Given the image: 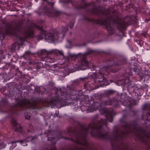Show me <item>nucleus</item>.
<instances>
[{
  "mask_svg": "<svg viewBox=\"0 0 150 150\" xmlns=\"http://www.w3.org/2000/svg\"><path fill=\"white\" fill-rule=\"evenodd\" d=\"M88 97V96L84 95L81 91L77 93L70 88H59L56 89L55 96H51L50 99L47 102L52 106H56L58 104L64 106L67 105V100L77 101L79 99H86Z\"/></svg>",
  "mask_w": 150,
  "mask_h": 150,
  "instance_id": "nucleus-1",
  "label": "nucleus"
},
{
  "mask_svg": "<svg viewBox=\"0 0 150 150\" xmlns=\"http://www.w3.org/2000/svg\"><path fill=\"white\" fill-rule=\"evenodd\" d=\"M107 125L106 120L102 119L99 120L93 121L89 123L88 125L92 129L90 132L91 136L102 140H110L111 137L109 135V132L107 131L104 133L102 130L103 126L104 125L107 126Z\"/></svg>",
  "mask_w": 150,
  "mask_h": 150,
  "instance_id": "nucleus-2",
  "label": "nucleus"
},
{
  "mask_svg": "<svg viewBox=\"0 0 150 150\" xmlns=\"http://www.w3.org/2000/svg\"><path fill=\"white\" fill-rule=\"evenodd\" d=\"M68 135L71 137L69 138L67 137H63L61 135L60 138L64 139L67 140H71L76 144L88 147L89 144L87 141L86 137L82 134V133H79L77 132L76 130H73L71 129H68L67 130Z\"/></svg>",
  "mask_w": 150,
  "mask_h": 150,
  "instance_id": "nucleus-3",
  "label": "nucleus"
},
{
  "mask_svg": "<svg viewBox=\"0 0 150 150\" xmlns=\"http://www.w3.org/2000/svg\"><path fill=\"white\" fill-rule=\"evenodd\" d=\"M132 129L134 130L135 135L140 142L147 145L150 144V133L142 128H138L137 125L132 127Z\"/></svg>",
  "mask_w": 150,
  "mask_h": 150,
  "instance_id": "nucleus-4",
  "label": "nucleus"
},
{
  "mask_svg": "<svg viewBox=\"0 0 150 150\" xmlns=\"http://www.w3.org/2000/svg\"><path fill=\"white\" fill-rule=\"evenodd\" d=\"M115 98H113V100L108 99L106 100H103L99 104V106H98V109H101L104 108V107L106 105H112L113 104V106L114 108H116L119 105V102L123 101L124 103H125L126 101L125 100H122L121 99L117 100ZM127 105L129 107H132V105L130 100H128L127 102H126Z\"/></svg>",
  "mask_w": 150,
  "mask_h": 150,
  "instance_id": "nucleus-5",
  "label": "nucleus"
},
{
  "mask_svg": "<svg viewBox=\"0 0 150 150\" xmlns=\"http://www.w3.org/2000/svg\"><path fill=\"white\" fill-rule=\"evenodd\" d=\"M109 19V17H107L105 18V19H103L101 21L100 19L96 20L93 19L92 23H95L97 24H100L102 25H104L105 28L108 31L109 34L112 35L115 33V30L114 27L112 26L110 22L108 21Z\"/></svg>",
  "mask_w": 150,
  "mask_h": 150,
  "instance_id": "nucleus-6",
  "label": "nucleus"
},
{
  "mask_svg": "<svg viewBox=\"0 0 150 150\" xmlns=\"http://www.w3.org/2000/svg\"><path fill=\"white\" fill-rule=\"evenodd\" d=\"M37 28L40 32L38 35L35 36L34 37L36 38L38 41L42 40L43 39V36L45 40H50L52 42L54 41V35L53 33H49L44 30L42 27L37 26Z\"/></svg>",
  "mask_w": 150,
  "mask_h": 150,
  "instance_id": "nucleus-7",
  "label": "nucleus"
},
{
  "mask_svg": "<svg viewBox=\"0 0 150 150\" xmlns=\"http://www.w3.org/2000/svg\"><path fill=\"white\" fill-rule=\"evenodd\" d=\"M34 12L37 13L39 15L45 14L47 15L49 17H53L54 15L57 16H59L61 13V11L57 10L52 11L50 9L48 8L46 6L42 8L40 7L38 10L35 11Z\"/></svg>",
  "mask_w": 150,
  "mask_h": 150,
  "instance_id": "nucleus-8",
  "label": "nucleus"
},
{
  "mask_svg": "<svg viewBox=\"0 0 150 150\" xmlns=\"http://www.w3.org/2000/svg\"><path fill=\"white\" fill-rule=\"evenodd\" d=\"M96 52V50L88 49L84 54H82V56L83 57V58L81 59L80 64L78 66V68L81 70H83L90 68L89 66V63L88 61L86 60L84 57L86 55H89L92 53Z\"/></svg>",
  "mask_w": 150,
  "mask_h": 150,
  "instance_id": "nucleus-9",
  "label": "nucleus"
},
{
  "mask_svg": "<svg viewBox=\"0 0 150 150\" xmlns=\"http://www.w3.org/2000/svg\"><path fill=\"white\" fill-rule=\"evenodd\" d=\"M108 21H112L114 23L116 24L117 29L120 31L122 32V31L125 30L126 28L127 23L125 21L121 22L117 18L113 19L112 16H111L110 17H109V19L108 20Z\"/></svg>",
  "mask_w": 150,
  "mask_h": 150,
  "instance_id": "nucleus-10",
  "label": "nucleus"
},
{
  "mask_svg": "<svg viewBox=\"0 0 150 150\" xmlns=\"http://www.w3.org/2000/svg\"><path fill=\"white\" fill-rule=\"evenodd\" d=\"M81 1L79 4H74L72 0H64L63 3L66 4H68L71 3L73 6L77 9H85L90 5V4L86 3V0H81Z\"/></svg>",
  "mask_w": 150,
  "mask_h": 150,
  "instance_id": "nucleus-11",
  "label": "nucleus"
},
{
  "mask_svg": "<svg viewBox=\"0 0 150 150\" xmlns=\"http://www.w3.org/2000/svg\"><path fill=\"white\" fill-rule=\"evenodd\" d=\"M131 133L130 131H122L120 134H115L114 135L113 139L115 141L119 142L122 141L127 137L129 134Z\"/></svg>",
  "mask_w": 150,
  "mask_h": 150,
  "instance_id": "nucleus-12",
  "label": "nucleus"
},
{
  "mask_svg": "<svg viewBox=\"0 0 150 150\" xmlns=\"http://www.w3.org/2000/svg\"><path fill=\"white\" fill-rule=\"evenodd\" d=\"M143 110H146L149 111L145 115H142V118L144 121H150V103L145 104L142 106Z\"/></svg>",
  "mask_w": 150,
  "mask_h": 150,
  "instance_id": "nucleus-13",
  "label": "nucleus"
},
{
  "mask_svg": "<svg viewBox=\"0 0 150 150\" xmlns=\"http://www.w3.org/2000/svg\"><path fill=\"white\" fill-rule=\"evenodd\" d=\"M106 63L107 64V66H106L107 68H108L112 67V68L110 70L111 72L112 73H115L119 70L118 68H116V65L115 64L114 60L113 59L107 60L106 61Z\"/></svg>",
  "mask_w": 150,
  "mask_h": 150,
  "instance_id": "nucleus-14",
  "label": "nucleus"
},
{
  "mask_svg": "<svg viewBox=\"0 0 150 150\" xmlns=\"http://www.w3.org/2000/svg\"><path fill=\"white\" fill-rule=\"evenodd\" d=\"M16 103L14 105L15 107L23 106L29 104L30 102L29 100L27 99H20L17 98H15Z\"/></svg>",
  "mask_w": 150,
  "mask_h": 150,
  "instance_id": "nucleus-15",
  "label": "nucleus"
},
{
  "mask_svg": "<svg viewBox=\"0 0 150 150\" xmlns=\"http://www.w3.org/2000/svg\"><path fill=\"white\" fill-rule=\"evenodd\" d=\"M11 123L12 126L15 127L14 131L15 132L22 133L23 132V129L22 127L19 125L18 127H17L18 123L14 119H11Z\"/></svg>",
  "mask_w": 150,
  "mask_h": 150,
  "instance_id": "nucleus-16",
  "label": "nucleus"
},
{
  "mask_svg": "<svg viewBox=\"0 0 150 150\" xmlns=\"http://www.w3.org/2000/svg\"><path fill=\"white\" fill-rule=\"evenodd\" d=\"M101 9L99 6H95L91 9L88 10V11L92 14L97 15L100 12V10Z\"/></svg>",
  "mask_w": 150,
  "mask_h": 150,
  "instance_id": "nucleus-17",
  "label": "nucleus"
},
{
  "mask_svg": "<svg viewBox=\"0 0 150 150\" xmlns=\"http://www.w3.org/2000/svg\"><path fill=\"white\" fill-rule=\"evenodd\" d=\"M127 62V59L125 58L119 59L115 63V64L118 66H121L125 64Z\"/></svg>",
  "mask_w": 150,
  "mask_h": 150,
  "instance_id": "nucleus-18",
  "label": "nucleus"
},
{
  "mask_svg": "<svg viewBox=\"0 0 150 150\" xmlns=\"http://www.w3.org/2000/svg\"><path fill=\"white\" fill-rule=\"evenodd\" d=\"M53 52L52 50L48 51L46 49L41 50L40 52V54L42 56V58L46 57L48 55L51 54Z\"/></svg>",
  "mask_w": 150,
  "mask_h": 150,
  "instance_id": "nucleus-19",
  "label": "nucleus"
},
{
  "mask_svg": "<svg viewBox=\"0 0 150 150\" xmlns=\"http://www.w3.org/2000/svg\"><path fill=\"white\" fill-rule=\"evenodd\" d=\"M105 120L110 122H112L113 120L112 112L108 111L105 115Z\"/></svg>",
  "mask_w": 150,
  "mask_h": 150,
  "instance_id": "nucleus-20",
  "label": "nucleus"
},
{
  "mask_svg": "<svg viewBox=\"0 0 150 150\" xmlns=\"http://www.w3.org/2000/svg\"><path fill=\"white\" fill-rule=\"evenodd\" d=\"M30 108L32 110L38 109L40 108L36 100H34L30 104Z\"/></svg>",
  "mask_w": 150,
  "mask_h": 150,
  "instance_id": "nucleus-21",
  "label": "nucleus"
},
{
  "mask_svg": "<svg viewBox=\"0 0 150 150\" xmlns=\"http://www.w3.org/2000/svg\"><path fill=\"white\" fill-rule=\"evenodd\" d=\"M98 76H96V79L95 80V81H97V82L98 83H100L101 82L103 81L104 78V76L103 74L102 73H100Z\"/></svg>",
  "mask_w": 150,
  "mask_h": 150,
  "instance_id": "nucleus-22",
  "label": "nucleus"
},
{
  "mask_svg": "<svg viewBox=\"0 0 150 150\" xmlns=\"http://www.w3.org/2000/svg\"><path fill=\"white\" fill-rule=\"evenodd\" d=\"M100 12L102 15L108 16L110 15L111 11L109 8H107L105 10L101 9L100 10Z\"/></svg>",
  "mask_w": 150,
  "mask_h": 150,
  "instance_id": "nucleus-23",
  "label": "nucleus"
},
{
  "mask_svg": "<svg viewBox=\"0 0 150 150\" xmlns=\"http://www.w3.org/2000/svg\"><path fill=\"white\" fill-rule=\"evenodd\" d=\"M8 113L10 117L12 118L14 117L16 114L17 112L15 109L11 108L9 110Z\"/></svg>",
  "mask_w": 150,
  "mask_h": 150,
  "instance_id": "nucleus-24",
  "label": "nucleus"
},
{
  "mask_svg": "<svg viewBox=\"0 0 150 150\" xmlns=\"http://www.w3.org/2000/svg\"><path fill=\"white\" fill-rule=\"evenodd\" d=\"M46 87L50 90L53 89L55 87L54 83L52 81H50L48 82L46 85Z\"/></svg>",
  "mask_w": 150,
  "mask_h": 150,
  "instance_id": "nucleus-25",
  "label": "nucleus"
},
{
  "mask_svg": "<svg viewBox=\"0 0 150 150\" xmlns=\"http://www.w3.org/2000/svg\"><path fill=\"white\" fill-rule=\"evenodd\" d=\"M26 37L27 38H33L34 32L30 30L27 31L26 33Z\"/></svg>",
  "mask_w": 150,
  "mask_h": 150,
  "instance_id": "nucleus-26",
  "label": "nucleus"
},
{
  "mask_svg": "<svg viewBox=\"0 0 150 150\" xmlns=\"http://www.w3.org/2000/svg\"><path fill=\"white\" fill-rule=\"evenodd\" d=\"M121 123H123L124 124L121 125V126L122 127H128L129 128H130V125L129 123H127L126 122L124 121H122L121 122Z\"/></svg>",
  "mask_w": 150,
  "mask_h": 150,
  "instance_id": "nucleus-27",
  "label": "nucleus"
},
{
  "mask_svg": "<svg viewBox=\"0 0 150 150\" xmlns=\"http://www.w3.org/2000/svg\"><path fill=\"white\" fill-rule=\"evenodd\" d=\"M16 75L19 78H21V76H23V74L22 72L19 70V68H17L16 69Z\"/></svg>",
  "mask_w": 150,
  "mask_h": 150,
  "instance_id": "nucleus-28",
  "label": "nucleus"
},
{
  "mask_svg": "<svg viewBox=\"0 0 150 150\" xmlns=\"http://www.w3.org/2000/svg\"><path fill=\"white\" fill-rule=\"evenodd\" d=\"M89 131V129L88 128H86L84 129V131L79 132L76 131L77 132H79V133H82L83 134L85 135L86 137V135L88 134ZM87 140V139H86ZM87 141V140H86Z\"/></svg>",
  "mask_w": 150,
  "mask_h": 150,
  "instance_id": "nucleus-29",
  "label": "nucleus"
},
{
  "mask_svg": "<svg viewBox=\"0 0 150 150\" xmlns=\"http://www.w3.org/2000/svg\"><path fill=\"white\" fill-rule=\"evenodd\" d=\"M114 91L111 90H107L104 92V94L106 96H109L113 94Z\"/></svg>",
  "mask_w": 150,
  "mask_h": 150,
  "instance_id": "nucleus-30",
  "label": "nucleus"
},
{
  "mask_svg": "<svg viewBox=\"0 0 150 150\" xmlns=\"http://www.w3.org/2000/svg\"><path fill=\"white\" fill-rule=\"evenodd\" d=\"M6 33L8 34V33H10L11 34L14 35L15 36H17V33L15 32H11V30L8 29H6Z\"/></svg>",
  "mask_w": 150,
  "mask_h": 150,
  "instance_id": "nucleus-31",
  "label": "nucleus"
},
{
  "mask_svg": "<svg viewBox=\"0 0 150 150\" xmlns=\"http://www.w3.org/2000/svg\"><path fill=\"white\" fill-rule=\"evenodd\" d=\"M44 66L43 64L40 62L38 63L36 66V69L37 70H39L41 68H43Z\"/></svg>",
  "mask_w": 150,
  "mask_h": 150,
  "instance_id": "nucleus-32",
  "label": "nucleus"
},
{
  "mask_svg": "<svg viewBox=\"0 0 150 150\" xmlns=\"http://www.w3.org/2000/svg\"><path fill=\"white\" fill-rule=\"evenodd\" d=\"M1 102L4 105L6 106L8 103V100L6 98H4L1 100Z\"/></svg>",
  "mask_w": 150,
  "mask_h": 150,
  "instance_id": "nucleus-33",
  "label": "nucleus"
},
{
  "mask_svg": "<svg viewBox=\"0 0 150 150\" xmlns=\"http://www.w3.org/2000/svg\"><path fill=\"white\" fill-rule=\"evenodd\" d=\"M28 139L27 137L26 139L23 140V142L22 144V145L23 146H27L28 144L26 143V142H29V141L27 140Z\"/></svg>",
  "mask_w": 150,
  "mask_h": 150,
  "instance_id": "nucleus-34",
  "label": "nucleus"
},
{
  "mask_svg": "<svg viewBox=\"0 0 150 150\" xmlns=\"http://www.w3.org/2000/svg\"><path fill=\"white\" fill-rule=\"evenodd\" d=\"M130 128H131V126L133 127L136 125H137V122L135 120H133L132 122L130 124Z\"/></svg>",
  "mask_w": 150,
  "mask_h": 150,
  "instance_id": "nucleus-35",
  "label": "nucleus"
},
{
  "mask_svg": "<svg viewBox=\"0 0 150 150\" xmlns=\"http://www.w3.org/2000/svg\"><path fill=\"white\" fill-rule=\"evenodd\" d=\"M28 139H30V140L29 141L30 142H31L33 140H34L35 139L37 138V136L35 135L33 137L32 136H30L29 137H27Z\"/></svg>",
  "mask_w": 150,
  "mask_h": 150,
  "instance_id": "nucleus-36",
  "label": "nucleus"
},
{
  "mask_svg": "<svg viewBox=\"0 0 150 150\" xmlns=\"http://www.w3.org/2000/svg\"><path fill=\"white\" fill-rule=\"evenodd\" d=\"M25 119L29 120L30 119V116L29 113L28 112H25Z\"/></svg>",
  "mask_w": 150,
  "mask_h": 150,
  "instance_id": "nucleus-37",
  "label": "nucleus"
},
{
  "mask_svg": "<svg viewBox=\"0 0 150 150\" xmlns=\"http://www.w3.org/2000/svg\"><path fill=\"white\" fill-rule=\"evenodd\" d=\"M82 19L84 21H88L91 23L92 22L93 19H90L86 17H84Z\"/></svg>",
  "mask_w": 150,
  "mask_h": 150,
  "instance_id": "nucleus-38",
  "label": "nucleus"
},
{
  "mask_svg": "<svg viewBox=\"0 0 150 150\" xmlns=\"http://www.w3.org/2000/svg\"><path fill=\"white\" fill-rule=\"evenodd\" d=\"M23 142V140H17L16 141H13L12 142L13 144H15V147L16 146V143L17 142H20L21 144H22Z\"/></svg>",
  "mask_w": 150,
  "mask_h": 150,
  "instance_id": "nucleus-39",
  "label": "nucleus"
},
{
  "mask_svg": "<svg viewBox=\"0 0 150 150\" xmlns=\"http://www.w3.org/2000/svg\"><path fill=\"white\" fill-rule=\"evenodd\" d=\"M132 70H133L134 72L135 73H137V74H138L139 72V69L136 67H134L132 69Z\"/></svg>",
  "mask_w": 150,
  "mask_h": 150,
  "instance_id": "nucleus-40",
  "label": "nucleus"
},
{
  "mask_svg": "<svg viewBox=\"0 0 150 150\" xmlns=\"http://www.w3.org/2000/svg\"><path fill=\"white\" fill-rule=\"evenodd\" d=\"M46 89L45 88H42V90H41V88H40V89H39V92L42 93H44L46 92Z\"/></svg>",
  "mask_w": 150,
  "mask_h": 150,
  "instance_id": "nucleus-41",
  "label": "nucleus"
},
{
  "mask_svg": "<svg viewBox=\"0 0 150 150\" xmlns=\"http://www.w3.org/2000/svg\"><path fill=\"white\" fill-rule=\"evenodd\" d=\"M4 55L3 51L2 50H0V59H4Z\"/></svg>",
  "mask_w": 150,
  "mask_h": 150,
  "instance_id": "nucleus-42",
  "label": "nucleus"
},
{
  "mask_svg": "<svg viewBox=\"0 0 150 150\" xmlns=\"http://www.w3.org/2000/svg\"><path fill=\"white\" fill-rule=\"evenodd\" d=\"M6 91V90L5 89V90H4L3 92V94L4 95H5V96L6 97L9 96V93H10V92L9 91H8V93H5V92ZM7 92L8 91V90H7Z\"/></svg>",
  "mask_w": 150,
  "mask_h": 150,
  "instance_id": "nucleus-43",
  "label": "nucleus"
},
{
  "mask_svg": "<svg viewBox=\"0 0 150 150\" xmlns=\"http://www.w3.org/2000/svg\"><path fill=\"white\" fill-rule=\"evenodd\" d=\"M147 34V31H144L142 33H141L140 35H142V36L144 37V38L146 37V35Z\"/></svg>",
  "mask_w": 150,
  "mask_h": 150,
  "instance_id": "nucleus-44",
  "label": "nucleus"
},
{
  "mask_svg": "<svg viewBox=\"0 0 150 150\" xmlns=\"http://www.w3.org/2000/svg\"><path fill=\"white\" fill-rule=\"evenodd\" d=\"M28 62L30 64L33 65L35 63V61L33 59H31Z\"/></svg>",
  "mask_w": 150,
  "mask_h": 150,
  "instance_id": "nucleus-45",
  "label": "nucleus"
},
{
  "mask_svg": "<svg viewBox=\"0 0 150 150\" xmlns=\"http://www.w3.org/2000/svg\"><path fill=\"white\" fill-rule=\"evenodd\" d=\"M82 54L79 53V54H72L71 55V57H75L76 58L78 57L79 55L80 56H82Z\"/></svg>",
  "mask_w": 150,
  "mask_h": 150,
  "instance_id": "nucleus-46",
  "label": "nucleus"
},
{
  "mask_svg": "<svg viewBox=\"0 0 150 150\" xmlns=\"http://www.w3.org/2000/svg\"><path fill=\"white\" fill-rule=\"evenodd\" d=\"M68 30V27H64L62 28V31L63 32H66Z\"/></svg>",
  "mask_w": 150,
  "mask_h": 150,
  "instance_id": "nucleus-47",
  "label": "nucleus"
},
{
  "mask_svg": "<svg viewBox=\"0 0 150 150\" xmlns=\"http://www.w3.org/2000/svg\"><path fill=\"white\" fill-rule=\"evenodd\" d=\"M33 126L31 124H30L29 126L28 127V131H31L32 130Z\"/></svg>",
  "mask_w": 150,
  "mask_h": 150,
  "instance_id": "nucleus-48",
  "label": "nucleus"
},
{
  "mask_svg": "<svg viewBox=\"0 0 150 150\" xmlns=\"http://www.w3.org/2000/svg\"><path fill=\"white\" fill-rule=\"evenodd\" d=\"M74 23L72 22H70L69 24V26L70 28H72L74 26Z\"/></svg>",
  "mask_w": 150,
  "mask_h": 150,
  "instance_id": "nucleus-49",
  "label": "nucleus"
},
{
  "mask_svg": "<svg viewBox=\"0 0 150 150\" xmlns=\"http://www.w3.org/2000/svg\"><path fill=\"white\" fill-rule=\"evenodd\" d=\"M54 137H48L47 138V140L52 142L54 139Z\"/></svg>",
  "mask_w": 150,
  "mask_h": 150,
  "instance_id": "nucleus-50",
  "label": "nucleus"
},
{
  "mask_svg": "<svg viewBox=\"0 0 150 150\" xmlns=\"http://www.w3.org/2000/svg\"><path fill=\"white\" fill-rule=\"evenodd\" d=\"M124 83L125 84H128L130 82V80L128 78L125 80L124 81Z\"/></svg>",
  "mask_w": 150,
  "mask_h": 150,
  "instance_id": "nucleus-51",
  "label": "nucleus"
},
{
  "mask_svg": "<svg viewBox=\"0 0 150 150\" xmlns=\"http://www.w3.org/2000/svg\"><path fill=\"white\" fill-rule=\"evenodd\" d=\"M24 0H15V1L17 2L18 3L21 4L23 3Z\"/></svg>",
  "mask_w": 150,
  "mask_h": 150,
  "instance_id": "nucleus-52",
  "label": "nucleus"
},
{
  "mask_svg": "<svg viewBox=\"0 0 150 150\" xmlns=\"http://www.w3.org/2000/svg\"><path fill=\"white\" fill-rule=\"evenodd\" d=\"M147 1L146 0H143L142 1V5L144 6H145L146 5V2Z\"/></svg>",
  "mask_w": 150,
  "mask_h": 150,
  "instance_id": "nucleus-53",
  "label": "nucleus"
},
{
  "mask_svg": "<svg viewBox=\"0 0 150 150\" xmlns=\"http://www.w3.org/2000/svg\"><path fill=\"white\" fill-rule=\"evenodd\" d=\"M25 54L29 56L30 54V51H27L25 52Z\"/></svg>",
  "mask_w": 150,
  "mask_h": 150,
  "instance_id": "nucleus-54",
  "label": "nucleus"
},
{
  "mask_svg": "<svg viewBox=\"0 0 150 150\" xmlns=\"http://www.w3.org/2000/svg\"><path fill=\"white\" fill-rule=\"evenodd\" d=\"M58 53L59 54L61 55H63V52L62 51H58Z\"/></svg>",
  "mask_w": 150,
  "mask_h": 150,
  "instance_id": "nucleus-55",
  "label": "nucleus"
},
{
  "mask_svg": "<svg viewBox=\"0 0 150 150\" xmlns=\"http://www.w3.org/2000/svg\"><path fill=\"white\" fill-rule=\"evenodd\" d=\"M3 146V144L2 143H0V149L2 148Z\"/></svg>",
  "mask_w": 150,
  "mask_h": 150,
  "instance_id": "nucleus-56",
  "label": "nucleus"
},
{
  "mask_svg": "<svg viewBox=\"0 0 150 150\" xmlns=\"http://www.w3.org/2000/svg\"><path fill=\"white\" fill-rule=\"evenodd\" d=\"M57 148L56 147H54L50 149V150H56Z\"/></svg>",
  "mask_w": 150,
  "mask_h": 150,
  "instance_id": "nucleus-57",
  "label": "nucleus"
},
{
  "mask_svg": "<svg viewBox=\"0 0 150 150\" xmlns=\"http://www.w3.org/2000/svg\"><path fill=\"white\" fill-rule=\"evenodd\" d=\"M104 53L110 55V53L109 52H106L105 51H103V52Z\"/></svg>",
  "mask_w": 150,
  "mask_h": 150,
  "instance_id": "nucleus-58",
  "label": "nucleus"
},
{
  "mask_svg": "<svg viewBox=\"0 0 150 150\" xmlns=\"http://www.w3.org/2000/svg\"><path fill=\"white\" fill-rule=\"evenodd\" d=\"M81 149V147H78L76 148L75 149V150H79Z\"/></svg>",
  "mask_w": 150,
  "mask_h": 150,
  "instance_id": "nucleus-59",
  "label": "nucleus"
},
{
  "mask_svg": "<svg viewBox=\"0 0 150 150\" xmlns=\"http://www.w3.org/2000/svg\"><path fill=\"white\" fill-rule=\"evenodd\" d=\"M150 20V19H146L145 21L147 22H148V21Z\"/></svg>",
  "mask_w": 150,
  "mask_h": 150,
  "instance_id": "nucleus-60",
  "label": "nucleus"
},
{
  "mask_svg": "<svg viewBox=\"0 0 150 150\" xmlns=\"http://www.w3.org/2000/svg\"><path fill=\"white\" fill-rule=\"evenodd\" d=\"M48 134H47V137L48 136H49L50 135V132H49V131H48Z\"/></svg>",
  "mask_w": 150,
  "mask_h": 150,
  "instance_id": "nucleus-61",
  "label": "nucleus"
},
{
  "mask_svg": "<svg viewBox=\"0 0 150 150\" xmlns=\"http://www.w3.org/2000/svg\"><path fill=\"white\" fill-rule=\"evenodd\" d=\"M146 75L149 76V78H150V74L149 75L148 74H146Z\"/></svg>",
  "mask_w": 150,
  "mask_h": 150,
  "instance_id": "nucleus-62",
  "label": "nucleus"
},
{
  "mask_svg": "<svg viewBox=\"0 0 150 150\" xmlns=\"http://www.w3.org/2000/svg\"><path fill=\"white\" fill-rule=\"evenodd\" d=\"M110 82H112L113 81L112 80H110Z\"/></svg>",
  "mask_w": 150,
  "mask_h": 150,
  "instance_id": "nucleus-63",
  "label": "nucleus"
},
{
  "mask_svg": "<svg viewBox=\"0 0 150 150\" xmlns=\"http://www.w3.org/2000/svg\"><path fill=\"white\" fill-rule=\"evenodd\" d=\"M64 36H65V34H63V37H64Z\"/></svg>",
  "mask_w": 150,
  "mask_h": 150,
  "instance_id": "nucleus-64",
  "label": "nucleus"
}]
</instances>
